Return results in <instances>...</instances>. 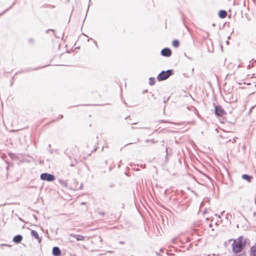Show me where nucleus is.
Returning a JSON list of instances; mask_svg holds the SVG:
<instances>
[{
	"label": "nucleus",
	"instance_id": "f257e3e1",
	"mask_svg": "<svg viewBox=\"0 0 256 256\" xmlns=\"http://www.w3.org/2000/svg\"><path fill=\"white\" fill-rule=\"evenodd\" d=\"M246 240L242 237L240 236L234 240L232 244V250L234 253L240 252L244 248Z\"/></svg>",
	"mask_w": 256,
	"mask_h": 256
},
{
	"label": "nucleus",
	"instance_id": "f03ea898",
	"mask_svg": "<svg viewBox=\"0 0 256 256\" xmlns=\"http://www.w3.org/2000/svg\"><path fill=\"white\" fill-rule=\"evenodd\" d=\"M172 74V70H168L166 71H162L158 74L157 79L158 81L164 80L169 78Z\"/></svg>",
	"mask_w": 256,
	"mask_h": 256
},
{
	"label": "nucleus",
	"instance_id": "7ed1b4c3",
	"mask_svg": "<svg viewBox=\"0 0 256 256\" xmlns=\"http://www.w3.org/2000/svg\"><path fill=\"white\" fill-rule=\"evenodd\" d=\"M40 178L43 180L52 182L54 180L55 178L53 174L46 172L40 174Z\"/></svg>",
	"mask_w": 256,
	"mask_h": 256
},
{
	"label": "nucleus",
	"instance_id": "20e7f679",
	"mask_svg": "<svg viewBox=\"0 0 256 256\" xmlns=\"http://www.w3.org/2000/svg\"><path fill=\"white\" fill-rule=\"evenodd\" d=\"M161 54L164 56L169 57L172 54V51L169 48H164L161 51Z\"/></svg>",
	"mask_w": 256,
	"mask_h": 256
},
{
	"label": "nucleus",
	"instance_id": "39448f33",
	"mask_svg": "<svg viewBox=\"0 0 256 256\" xmlns=\"http://www.w3.org/2000/svg\"><path fill=\"white\" fill-rule=\"evenodd\" d=\"M215 114L218 116H222L224 111L220 106H218L215 107Z\"/></svg>",
	"mask_w": 256,
	"mask_h": 256
},
{
	"label": "nucleus",
	"instance_id": "423d86ee",
	"mask_svg": "<svg viewBox=\"0 0 256 256\" xmlns=\"http://www.w3.org/2000/svg\"><path fill=\"white\" fill-rule=\"evenodd\" d=\"M31 235L32 236H33L35 239H36L38 242L40 244L42 242V238L41 237H40L37 232L34 230H31Z\"/></svg>",
	"mask_w": 256,
	"mask_h": 256
},
{
	"label": "nucleus",
	"instance_id": "0eeeda50",
	"mask_svg": "<svg viewBox=\"0 0 256 256\" xmlns=\"http://www.w3.org/2000/svg\"><path fill=\"white\" fill-rule=\"evenodd\" d=\"M52 254L54 256H60L61 254V251L59 248L54 246L52 248Z\"/></svg>",
	"mask_w": 256,
	"mask_h": 256
},
{
	"label": "nucleus",
	"instance_id": "6e6552de",
	"mask_svg": "<svg viewBox=\"0 0 256 256\" xmlns=\"http://www.w3.org/2000/svg\"><path fill=\"white\" fill-rule=\"evenodd\" d=\"M22 240V235H16L13 238V242L16 244H20Z\"/></svg>",
	"mask_w": 256,
	"mask_h": 256
},
{
	"label": "nucleus",
	"instance_id": "1a4fd4ad",
	"mask_svg": "<svg viewBox=\"0 0 256 256\" xmlns=\"http://www.w3.org/2000/svg\"><path fill=\"white\" fill-rule=\"evenodd\" d=\"M70 236L76 238L78 241H81L84 240L85 237L80 234H70Z\"/></svg>",
	"mask_w": 256,
	"mask_h": 256
},
{
	"label": "nucleus",
	"instance_id": "9d476101",
	"mask_svg": "<svg viewBox=\"0 0 256 256\" xmlns=\"http://www.w3.org/2000/svg\"><path fill=\"white\" fill-rule=\"evenodd\" d=\"M218 16L222 18H225L227 16V12L224 10H220L218 12Z\"/></svg>",
	"mask_w": 256,
	"mask_h": 256
},
{
	"label": "nucleus",
	"instance_id": "9b49d317",
	"mask_svg": "<svg viewBox=\"0 0 256 256\" xmlns=\"http://www.w3.org/2000/svg\"><path fill=\"white\" fill-rule=\"evenodd\" d=\"M250 256H256V244L250 248Z\"/></svg>",
	"mask_w": 256,
	"mask_h": 256
},
{
	"label": "nucleus",
	"instance_id": "f8f14e48",
	"mask_svg": "<svg viewBox=\"0 0 256 256\" xmlns=\"http://www.w3.org/2000/svg\"><path fill=\"white\" fill-rule=\"evenodd\" d=\"M242 178L244 180H246L248 182H250L252 179V177L246 174H242Z\"/></svg>",
	"mask_w": 256,
	"mask_h": 256
},
{
	"label": "nucleus",
	"instance_id": "ddd939ff",
	"mask_svg": "<svg viewBox=\"0 0 256 256\" xmlns=\"http://www.w3.org/2000/svg\"><path fill=\"white\" fill-rule=\"evenodd\" d=\"M179 42L178 40H174L172 42V46L174 48H178L179 46Z\"/></svg>",
	"mask_w": 256,
	"mask_h": 256
},
{
	"label": "nucleus",
	"instance_id": "4468645a",
	"mask_svg": "<svg viewBox=\"0 0 256 256\" xmlns=\"http://www.w3.org/2000/svg\"><path fill=\"white\" fill-rule=\"evenodd\" d=\"M150 82H149V84L150 85V86H153L154 84H155V81H154V78H150Z\"/></svg>",
	"mask_w": 256,
	"mask_h": 256
},
{
	"label": "nucleus",
	"instance_id": "2eb2a0df",
	"mask_svg": "<svg viewBox=\"0 0 256 256\" xmlns=\"http://www.w3.org/2000/svg\"><path fill=\"white\" fill-rule=\"evenodd\" d=\"M146 142H152V143H154V142H154V140H146Z\"/></svg>",
	"mask_w": 256,
	"mask_h": 256
},
{
	"label": "nucleus",
	"instance_id": "dca6fc26",
	"mask_svg": "<svg viewBox=\"0 0 256 256\" xmlns=\"http://www.w3.org/2000/svg\"><path fill=\"white\" fill-rule=\"evenodd\" d=\"M168 99H169L168 98H166L165 97H164V103L168 101Z\"/></svg>",
	"mask_w": 256,
	"mask_h": 256
},
{
	"label": "nucleus",
	"instance_id": "f3484780",
	"mask_svg": "<svg viewBox=\"0 0 256 256\" xmlns=\"http://www.w3.org/2000/svg\"><path fill=\"white\" fill-rule=\"evenodd\" d=\"M207 256H220V255L219 254H208Z\"/></svg>",
	"mask_w": 256,
	"mask_h": 256
},
{
	"label": "nucleus",
	"instance_id": "a211bd4d",
	"mask_svg": "<svg viewBox=\"0 0 256 256\" xmlns=\"http://www.w3.org/2000/svg\"><path fill=\"white\" fill-rule=\"evenodd\" d=\"M29 42L32 43L34 42V40L32 38H30L28 40Z\"/></svg>",
	"mask_w": 256,
	"mask_h": 256
},
{
	"label": "nucleus",
	"instance_id": "6ab92c4d",
	"mask_svg": "<svg viewBox=\"0 0 256 256\" xmlns=\"http://www.w3.org/2000/svg\"><path fill=\"white\" fill-rule=\"evenodd\" d=\"M2 246H6L9 247V248L10 247V245H8V244H2Z\"/></svg>",
	"mask_w": 256,
	"mask_h": 256
},
{
	"label": "nucleus",
	"instance_id": "aec40b11",
	"mask_svg": "<svg viewBox=\"0 0 256 256\" xmlns=\"http://www.w3.org/2000/svg\"><path fill=\"white\" fill-rule=\"evenodd\" d=\"M6 10H4V12H3L2 13H0V16H2L3 14H4Z\"/></svg>",
	"mask_w": 256,
	"mask_h": 256
},
{
	"label": "nucleus",
	"instance_id": "412c9836",
	"mask_svg": "<svg viewBox=\"0 0 256 256\" xmlns=\"http://www.w3.org/2000/svg\"><path fill=\"white\" fill-rule=\"evenodd\" d=\"M100 214L104 215V213L103 212H100Z\"/></svg>",
	"mask_w": 256,
	"mask_h": 256
},
{
	"label": "nucleus",
	"instance_id": "4be33fe9",
	"mask_svg": "<svg viewBox=\"0 0 256 256\" xmlns=\"http://www.w3.org/2000/svg\"><path fill=\"white\" fill-rule=\"evenodd\" d=\"M166 156H168V149L166 148Z\"/></svg>",
	"mask_w": 256,
	"mask_h": 256
},
{
	"label": "nucleus",
	"instance_id": "5701e85b",
	"mask_svg": "<svg viewBox=\"0 0 256 256\" xmlns=\"http://www.w3.org/2000/svg\"><path fill=\"white\" fill-rule=\"evenodd\" d=\"M250 68V65H248V68Z\"/></svg>",
	"mask_w": 256,
	"mask_h": 256
},
{
	"label": "nucleus",
	"instance_id": "b1692460",
	"mask_svg": "<svg viewBox=\"0 0 256 256\" xmlns=\"http://www.w3.org/2000/svg\"><path fill=\"white\" fill-rule=\"evenodd\" d=\"M216 216H218V218H220V215L216 214Z\"/></svg>",
	"mask_w": 256,
	"mask_h": 256
},
{
	"label": "nucleus",
	"instance_id": "393cba45",
	"mask_svg": "<svg viewBox=\"0 0 256 256\" xmlns=\"http://www.w3.org/2000/svg\"><path fill=\"white\" fill-rule=\"evenodd\" d=\"M62 118V116H60V118Z\"/></svg>",
	"mask_w": 256,
	"mask_h": 256
},
{
	"label": "nucleus",
	"instance_id": "a878e982",
	"mask_svg": "<svg viewBox=\"0 0 256 256\" xmlns=\"http://www.w3.org/2000/svg\"><path fill=\"white\" fill-rule=\"evenodd\" d=\"M212 224H210V227H212Z\"/></svg>",
	"mask_w": 256,
	"mask_h": 256
},
{
	"label": "nucleus",
	"instance_id": "bb28decb",
	"mask_svg": "<svg viewBox=\"0 0 256 256\" xmlns=\"http://www.w3.org/2000/svg\"><path fill=\"white\" fill-rule=\"evenodd\" d=\"M224 212V211H223L222 212H221V214H222Z\"/></svg>",
	"mask_w": 256,
	"mask_h": 256
},
{
	"label": "nucleus",
	"instance_id": "cd10ccee",
	"mask_svg": "<svg viewBox=\"0 0 256 256\" xmlns=\"http://www.w3.org/2000/svg\"><path fill=\"white\" fill-rule=\"evenodd\" d=\"M120 244H123V242H120Z\"/></svg>",
	"mask_w": 256,
	"mask_h": 256
},
{
	"label": "nucleus",
	"instance_id": "c85d7f7f",
	"mask_svg": "<svg viewBox=\"0 0 256 256\" xmlns=\"http://www.w3.org/2000/svg\"><path fill=\"white\" fill-rule=\"evenodd\" d=\"M226 44H228V41H227V42H226Z\"/></svg>",
	"mask_w": 256,
	"mask_h": 256
}]
</instances>
